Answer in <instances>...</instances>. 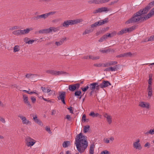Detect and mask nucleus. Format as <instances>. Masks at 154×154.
Wrapping results in <instances>:
<instances>
[{"label":"nucleus","instance_id":"774afa93","mask_svg":"<svg viewBox=\"0 0 154 154\" xmlns=\"http://www.w3.org/2000/svg\"><path fill=\"white\" fill-rule=\"evenodd\" d=\"M150 145V144L149 142H146L144 145V147H146L148 146V147H149Z\"/></svg>","mask_w":154,"mask_h":154},{"label":"nucleus","instance_id":"4d7b16f0","mask_svg":"<svg viewBox=\"0 0 154 154\" xmlns=\"http://www.w3.org/2000/svg\"><path fill=\"white\" fill-rule=\"evenodd\" d=\"M50 29L51 30V32H52V31L54 32H55L57 30V29L56 28H55L54 27H50Z\"/></svg>","mask_w":154,"mask_h":154},{"label":"nucleus","instance_id":"4be33fe9","mask_svg":"<svg viewBox=\"0 0 154 154\" xmlns=\"http://www.w3.org/2000/svg\"><path fill=\"white\" fill-rule=\"evenodd\" d=\"M94 30L93 29H87L83 33L82 35H85L86 34H89L91 32H92Z\"/></svg>","mask_w":154,"mask_h":154},{"label":"nucleus","instance_id":"5701e85b","mask_svg":"<svg viewBox=\"0 0 154 154\" xmlns=\"http://www.w3.org/2000/svg\"><path fill=\"white\" fill-rule=\"evenodd\" d=\"M145 135H148L149 134L151 135L154 134V128L153 129H151L149 130L148 131L144 133Z\"/></svg>","mask_w":154,"mask_h":154},{"label":"nucleus","instance_id":"cd10ccee","mask_svg":"<svg viewBox=\"0 0 154 154\" xmlns=\"http://www.w3.org/2000/svg\"><path fill=\"white\" fill-rule=\"evenodd\" d=\"M66 73L63 71H55V75H60L66 74Z\"/></svg>","mask_w":154,"mask_h":154},{"label":"nucleus","instance_id":"49530a36","mask_svg":"<svg viewBox=\"0 0 154 154\" xmlns=\"http://www.w3.org/2000/svg\"><path fill=\"white\" fill-rule=\"evenodd\" d=\"M34 75L32 74H27L26 75V77L27 78H32Z\"/></svg>","mask_w":154,"mask_h":154},{"label":"nucleus","instance_id":"6ab92c4d","mask_svg":"<svg viewBox=\"0 0 154 154\" xmlns=\"http://www.w3.org/2000/svg\"><path fill=\"white\" fill-rule=\"evenodd\" d=\"M66 38H63L58 42H56L55 43V44L57 46H59L63 44L64 41L66 40Z\"/></svg>","mask_w":154,"mask_h":154},{"label":"nucleus","instance_id":"c9c22d12","mask_svg":"<svg viewBox=\"0 0 154 154\" xmlns=\"http://www.w3.org/2000/svg\"><path fill=\"white\" fill-rule=\"evenodd\" d=\"M119 1V0H115L111 2L108 4L109 5L111 6L113 5L116 4Z\"/></svg>","mask_w":154,"mask_h":154},{"label":"nucleus","instance_id":"0eeeda50","mask_svg":"<svg viewBox=\"0 0 154 154\" xmlns=\"http://www.w3.org/2000/svg\"><path fill=\"white\" fill-rule=\"evenodd\" d=\"M140 142V139H137L135 142H134L133 146L134 149L138 150H140L142 149V146Z\"/></svg>","mask_w":154,"mask_h":154},{"label":"nucleus","instance_id":"79ce46f5","mask_svg":"<svg viewBox=\"0 0 154 154\" xmlns=\"http://www.w3.org/2000/svg\"><path fill=\"white\" fill-rule=\"evenodd\" d=\"M110 66L116 65L117 63V62L116 61H110L109 62Z\"/></svg>","mask_w":154,"mask_h":154},{"label":"nucleus","instance_id":"dca6fc26","mask_svg":"<svg viewBox=\"0 0 154 154\" xmlns=\"http://www.w3.org/2000/svg\"><path fill=\"white\" fill-rule=\"evenodd\" d=\"M33 29L32 27L26 28V29L21 30L22 35L28 33L31 31L33 30Z\"/></svg>","mask_w":154,"mask_h":154},{"label":"nucleus","instance_id":"423d86ee","mask_svg":"<svg viewBox=\"0 0 154 154\" xmlns=\"http://www.w3.org/2000/svg\"><path fill=\"white\" fill-rule=\"evenodd\" d=\"M65 96L66 93L65 92L61 91L59 92V95L57 97L58 100H61L64 104H66V102L65 101Z\"/></svg>","mask_w":154,"mask_h":154},{"label":"nucleus","instance_id":"a211bd4d","mask_svg":"<svg viewBox=\"0 0 154 154\" xmlns=\"http://www.w3.org/2000/svg\"><path fill=\"white\" fill-rule=\"evenodd\" d=\"M97 85V82H94L92 83H91L89 85V87L90 89L94 91Z\"/></svg>","mask_w":154,"mask_h":154},{"label":"nucleus","instance_id":"e2e57ef3","mask_svg":"<svg viewBox=\"0 0 154 154\" xmlns=\"http://www.w3.org/2000/svg\"><path fill=\"white\" fill-rule=\"evenodd\" d=\"M0 121L3 123H5L6 122L5 119L2 117H0Z\"/></svg>","mask_w":154,"mask_h":154},{"label":"nucleus","instance_id":"8fccbe9b","mask_svg":"<svg viewBox=\"0 0 154 154\" xmlns=\"http://www.w3.org/2000/svg\"><path fill=\"white\" fill-rule=\"evenodd\" d=\"M106 36H104L103 35L102 37L99 40V41L100 42H102L104 40L106 39Z\"/></svg>","mask_w":154,"mask_h":154},{"label":"nucleus","instance_id":"58836bf2","mask_svg":"<svg viewBox=\"0 0 154 154\" xmlns=\"http://www.w3.org/2000/svg\"><path fill=\"white\" fill-rule=\"evenodd\" d=\"M62 26L65 27H68L67 20L64 21L62 24Z\"/></svg>","mask_w":154,"mask_h":154},{"label":"nucleus","instance_id":"a18cd8bd","mask_svg":"<svg viewBox=\"0 0 154 154\" xmlns=\"http://www.w3.org/2000/svg\"><path fill=\"white\" fill-rule=\"evenodd\" d=\"M148 92H152V87L151 85H149L147 88Z\"/></svg>","mask_w":154,"mask_h":154},{"label":"nucleus","instance_id":"f03ea898","mask_svg":"<svg viewBox=\"0 0 154 154\" xmlns=\"http://www.w3.org/2000/svg\"><path fill=\"white\" fill-rule=\"evenodd\" d=\"M154 15V7L152 8L149 13L144 17H142L140 13L138 11L134 14L133 16L125 22V24H128L134 23L139 22L140 20H144L149 18Z\"/></svg>","mask_w":154,"mask_h":154},{"label":"nucleus","instance_id":"338daca9","mask_svg":"<svg viewBox=\"0 0 154 154\" xmlns=\"http://www.w3.org/2000/svg\"><path fill=\"white\" fill-rule=\"evenodd\" d=\"M116 57L118 58H121L124 57V54H121L116 56Z\"/></svg>","mask_w":154,"mask_h":154},{"label":"nucleus","instance_id":"6e6552de","mask_svg":"<svg viewBox=\"0 0 154 154\" xmlns=\"http://www.w3.org/2000/svg\"><path fill=\"white\" fill-rule=\"evenodd\" d=\"M109 11L107 7H103L100 8H99L98 9L94 10L93 13L94 14H96L99 13H102L104 12H107Z\"/></svg>","mask_w":154,"mask_h":154},{"label":"nucleus","instance_id":"b1692460","mask_svg":"<svg viewBox=\"0 0 154 154\" xmlns=\"http://www.w3.org/2000/svg\"><path fill=\"white\" fill-rule=\"evenodd\" d=\"M23 91L24 92H26L28 94H36L37 95H38V94L37 93V91L36 90H35L33 91L29 92V91L26 90H23Z\"/></svg>","mask_w":154,"mask_h":154},{"label":"nucleus","instance_id":"393cba45","mask_svg":"<svg viewBox=\"0 0 154 154\" xmlns=\"http://www.w3.org/2000/svg\"><path fill=\"white\" fill-rule=\"evenodd\" d=\"M127 32H128L127 28H126L122 29L117 34L119 35H122L123 34L126 33Z\"/></svg>","mask_w":154,"mask_h":154},{"label":"nucleus","instance_id":"7c9ffc66","mask_svg":"<svg viewBox=\"0 0 154 154\" xmlns=\"http://www.w3.org/2000/svg\"><path fill=\"white\" fill-rule=\"evenodd\" d=\"M100 26V24L99 21L91 25V27L93 28L94 27H96L97 26Z\"/></svg>","mask_w":154,"mask_h":154},{"label":"nucleus","instance_id":"4468645a","mask_svg":"<svg viewBox=\"0 0 154 154\" xmlns=\"http://www.w3.org/2000/svg\"><path fill=\"white\" fill-rule=\"evenodd\" d=\"M104 117L106 119L107 121L108 124H110L112 122V117L106 113L104 114Z\"/></svg>","mask_w":154,"mask_h":154},{"label":"nucleus","instance_id":"a19ab883","mask_svg":"<svg viewBox=\"0 0 154 154\" xmlns=\"http://www.w3.org/2000/svg\"><path fill=\"white\" fill-rule=\"evenodd\" d=\"M56 11H52V12H48V13H46V14L47 15V17L50 15H52L56 13Z\"/></svg>","mask_w":154,"mask_h":154},{"label":"nucleus","instance_id":"2f4dec72","mask_svg":"<svg viewBox=\"0 0 154 154\" xmlns=\"http://www.w3.org/2000/svg\"><path fill=\"white\" fill-rule=\"evenodd\" d=\"M13 50L14 52H17L19 51L20 50V46L18 45L15 46Z\"/></svg>","mask_w":154,"mask_h":154},{"label":"nucleus","instance_id":"a878e982","mask_svg":"<svg viewBox=\"0 0 154 154\" xmlns=\"http://www.w3.org/2000/svg\"><path fill=\"white\" fill-rule=\"evenodd\" d=\"M70 145V142L69 141H64L63 143V146L64 148L68 147Z\"/></svg>","mask_w":154,"mask_h":154},{"label":"nucleus","instance_id":"bb28decb","mask_svg":"<svg viewBox=\"0 0 154 154\" xmlns=\"http://www.w3.org/2000/svg\"><path fill=\"white\" fill-rule=\"evenodd\" d=\"M81 94L82 92L80 91H77L75 92L74 95L75 96H77L78 98L79 97V96H80L79 98L80 99L82 97Z\"/></svg>","mask_w":154,"mask_h":154},{"label":"nucleus","instance_id":"4c0bfd02","mask_svg":"<svg viewBox=\"0 0 154 154\" xmlns=\"http://www.w3.org/2000/svg\"><path fill=\"white\" fill-rule=\"evenodd\" d=\"M109 71H115L117 70L116 66L112 67H109Z\"/></svg>","mask_w":154,"mask_h":154},{"label":"nucleus","instance_id":"c756f323","mask_svg":"<svg viewBox=\"0 0 154 154\" xmlns=\"http://www.w3.org/2000/svg\"><path fill=\"white\" fill-rule=\"evenodd\" d=\"M136 28V26H133L130 28H127V32H131L134 30Z\"/></svg>","mask_w":154,"mask_h":154},{"label":"nucleus","instance_id":"bf43d9fd","mask_svg":"<svg viewBox=\"0 0 154 154\" xmlns=\"http://www.w3.org/2000/svg\"><path fill=\"white\" fill-rule=\"evenodd\" d=\"M86 115L85 114L83 115L82 118V121L84 122H85L86 121Z\"/></svg>","mask_w":154,"mask_h":154},{"label":"nucleus","instance_id":"864d4df0","mask_svg":"<svg viewBox=\"0 0 154 154\" xmlns=\"http://www.w3.org/2000/svg\"><path fill=\"white\" fill-rule=\"evenodd\" d=\"M19 28V27L18 26H14V27H12V28H11L10 29L11 30H14L15 29H18Z\"/></svg>","mask_w":154,"mask_h":154},{"label":"nucleus","instance_id":"5fc2aeb1","mask_svg":"<svg viewBox=\"0 0 154 154\" xmlns=\"http://www.w3.org/2000/svg\"><path fill=\"white\" fill-rule=\"evenodd\" d=\"M45 130H46L48 131L49 134H51L52 133V132H51L50 128L48 127H46L45 128Z\"/></svg>","mask_w":154,"mask_h":154},{"label":"nucleus","instance_id":"09e8293b","mask_svg":"<svg viewBox=\"0 0 154 154\" xmlns=\"http://www.w3.org/2000/svg\"><path fill=\"white\" fill-rule=\"evenodd\" d=\"M148 41H153L154 40V35L151 36L148 39Z\"/></svg>","mask_w":154,"mask_h":154},{"label":"nucleus","instance_id":"9b49d317","mask_svg":"<svg viewBox=\"0 0 154 154\" xmlns=\"http://www.w3.org/2000/svg\"><path fill=\"white\" fill-rule=\"evenodd\" d=\"M111 85L109 81L104 80L100 84V88H103Z\"/></svg>","mask_w":154,"mask_h":154},{"label":"nucleus","instance_id":"c03bdc74","mask_svg":"<svg viewBox=\"0 0 154 154\" xmlns=\"http://www.w3.org/2000/svg\"><path fill=\"white\" fill-rule=\"evenodd\" d=\"M89 88V85H87L84 88H82V91L84 92L86 91Z\"/></svg>","mask_w":154,"mask_h":154},{"label":"nucleus","instance_id":"e433bc0d","mask_svg":"<svg viewBox=\"0 0 154 154\" xmlns=\"http://www.w3.org/2000/svg\"><path fill=\"white\" fill-rule=\"evenodd\" d=\"M55 71H56L54 70H48L46 72L51 74L55 75L56 74Z\"/></svg>","mask_w":154,"mask_h":154},{"label":"nucleus","instance_id":"603ef678","mask_svg":"<svg viewBox=\"0 0 154 154\" xmlns=\"http://www.w3.org/2000/svg\"><path fill=\"white\" fill-rule=\"evenodd\" d=\"M100 154H110V153L109 151L106 150H105L101 152Z\"/></svg>","mask_w":154,"mask_h":154},{"label":"nucleus","instance_id":"72a5a7b5","mask_svg":"<svg viewBox=\"0 0 154 154\" xmlns=\"http://www.w3.org/2000/svg\"><path fill=\"white\" fill-rule=\"evenodd\" d=\"M100 25H102L104 24L105 23L108 22V18H105L103 20H100L99 21Z\"/></svg>","mask_w":154,"mask_h":154},{"label":"nucleus","instance_id":"c85d7f7f","mask_svg":"<svg viewBox=\"0 0 154 154\" xmlns=\"http://www.w3.org/2000/svg\"><path fill=\"white\" fill-rule=\"evenodd\" d=\"M90 126L88 125L84 126L83 128V131L84 133H86L89 131Z\"/></svg>","mask_w":154,"mask_h":154},{"label":"nucleus","instance_id":"680f3d73","mask_svg":"<svg viewBox=\"0 0 154 154\" xmlns=\"http://www.w3.org/2000/svg\"><path fill=\"white\" fill-rule=\"evenodd\" d=\"M110 66L109 62L103 64V67H109Z\"/></svg>","mask_w":154,"mask_h":154},{"label":"nucleus","instance_id":"412c9836","mask_svg":"<svg viewBox=\"0 0 154 154\" xmlns=\"http://www.w3.org/2000/svg\"><path fill=\"white\" fill-rule=\"evenodd\" d=\"M95 147V145L94 143L91 145L89 150V154H94V148Z\"/></svg>","mask_w":154,"mask_h":154},{"label":"nucleus","instance_id":"0e129e2a","mask_svg":"<svg viewBox=\"0 0 154 154\" xmlns=\"http://www.w3.org/2000/svg\"><path fill=\"white\" fill-rule=\"evenodd\" d=\"M35 40H29L28 42H27L28 44L30 45L32 44L34 42Z\"/></svg>","mask_w":154,"mask_h":154},{"label":"nucleus","instance_id":"1a4fd4ad","mask_svg":"<svg viewBox=\"0 0 154 154\" xmlns=\"http://www.w3.org/2000/svg\"><path fill=\"white\" fill-rule=\"evenodd\" d=\"M83 20L82 19H77L74 20H67L68 26L69 25L75 24L78 23L82 22Z\"/></svg>","mask_w":154,"mask_h":154},{"label":"nucleus","instance_id":"69168bd1","mask_svg":"<svg viewBox=\"0 0 154 154\" xmlns=\"http://www.w3.org/2000/svg\"><path fill=\"white\" fill-rule=\"evenodd\" d=\"M89 116L93 117H95V113L93 112H91L89 114Z\"/></svg>","mask_w":154,"mask_h":154},{"label":"nucleus","instance_id":"f3484780","mask_svg":"<svg viewBox=\"0 0 154 154\" xmlns=\"http://www.w3.org/2000/svg\"><path fill=\"white\" fill-rule=\"evenodd\" d=\"M47 17L46 13L40 15H38L35 17V18L36 20H38L39 19H45Z\"/></svg>","mask_w":154,"mask_h":154},{"label":"nucleus","instance_id":"052dcab7","mask_svg":"<svg viewBox=\"0 0 154 154\" xmlns=\"http://www.w3.org/2000/svg\"><path fill=\"white\" fill-rule=\"evenodd\" d=\"M104 35V36H106V39L108 37H111L114 36V35H111V34L110 33H108L107 34Z\"/></svg>","mask_w":154,"mask_h":154},{"label":"nucleus","instance_id":"9d476101","mask_svg":"<svg viewBox=\"0 0 154 154\" xmlns=\"http://www.w3.org/2000/svg\"><path fill=\"white\" fill-rule=\"evenodd\" d=\"M79 87L80 84L79 83H77L69 85V89L70 91H73L76 89H78Z\"/></svg>","mask_w":154,"mask_h":154},{"label":"nucleus","instance_id":"473e14b6","mask_svg":"<svg viewBox=\"0 0 154 154\" xmlns=\"http://www.w3.org/2000/svg\"><path fill=\"white\" fill-rule=\"evenodd\" d=\"M47 92L48 93L49 95H54L55 94V91H54L52 90L49 89H47Z\"/></svg>","mask_w":154,"mask_h":154},{"label":"nucleus","instance_id":"ea45409f","mask_svg":"<svg viewBox=\"0 0 154 154\" xmlns=\"http://www.w3.org/2000/svg\"><path fill=\"white\" fill-rule=\"evenodd\" d=\"M124 57L131 56L132 54L131 52L126 53L124 54Z\"/></svg>","mask_w":154,"mask_h":154},{"label":"nucleus","instance_id":"7ed1b4c3","mask_svg":"<svg viewBox=\"0 0 154 154\" xmlns=\"http://www.w3.org/2000/svg\"><path fill=\"white\" fill-rule=\"evenodd\" d=\"M154 5V1L150 2L146 7L144 8L143 9L140 10L139 11H140V13L142 16L144 14H146L149 10Z\"/></svg>","mask_w":154,"mask_h":154},{"label":"nucleus","instance_id":"37998d69","mask_svg":"<svg viewBox=\"0 0 154 154\" xmlns=\"http://www.w3.org/2000/svg\"><path fill=\"white\" fill-rule=\"evenodd\" d=\"M93 3L96 4H101L100 0H93Z\"/></svg>","mask_w":154,"mask_h":154},{"label":"nucleus","instance_id":"20e7f679","mask_svg":"<svg viewBox=\"0 0 154 154\" xmlns=\"http://www.w3.org/2000/svg\"><path fill=\"white\" fill-rule=\"evenodd\" d=\"M18 116L21 119L23 125H31V122L29 120L27 119L26 117L24 116L21 114H19L18 115Z\"/></svg>","mask_w":154,"mask_h":154},{"label":"nucleus","instance_id":"13d9d810","mask_svg":"<svg viewBox=\"0 0 154 154\" xmlns=\"http://www.w3.org/2000/svg\"><path fill=\"white\" fill-rule=\"evenodd\" d=\"M31 100H32V102L33 103H35L36 101V100L35 98L33 96L31 97Z\"/></svg>","mask_w":154,"mask_h":154},{"label":"nucleus","instance_id":"aec40b11","mask_svg":"<svg viewBox=\"0 0 154 154\" xmlns=\"http://www.w3.org/2000/svg\"><path fill=\"white\" fill-rule=\"evenodd\" d=\"M12 33L17 36L22 35L21 30H15L12 32Z\"/></svg>","mask_w":154,"mask_h":154},{"label":"nucleus","instance_id":"ddd939ff","mask_svg":"<svg viewBox=\"0 0 154 154\" xmlns=\"http://www.w3.org/2000/svg\"><path fill=\"white\" fill-rule=\"evenodd\" d=\"M33 119L35 122L38 124L39 125L42 126L43 124L41 121L38 119L37 118V116L36 115L33 116Z\"/></svg>","mask_w":154,"mask_h":154},{"label":"nucleus","instance_id":"f704fd0d","mask_svg":"<svg viewBox=\"0 0 154 154\" xmlns=\"http://www.w3.org/2000/svg\"><path fill=\"white\" fill-rule=\"evenodd\" d=\"M90 59H92L93 60H95L98 59L100 58V57L99 56H94L92 55H89Z\"/></svg>","mask_w":154,"mask_h":154},{"label":"nucleus","instance_id":"f8f14e48","mask_svg":"<svg viewBox=\"0 0 154 154\" xmlns=\"http://www.w3.org/2000/svg\"><path fill=\"white\" fill-rule=\"evenodd\" d=\"M139 106L143 108L149 109V104L148 103L141 102L139 103Z\"/></svg>","mask_w":154,"mask_h":154},{"label":"nucleus","instance_id":"de8ad7c7","mask_svg":"<svg viewBox=\"0 0 154 154\" xmlns=\"http://www.w3.org/2000/svg\"><path fill=\"white\" fill-rule=\"evenodd\" d=\"M94 66H95L100 67L101 66H103V63H100L99 64L95 63L94 64Z\"/></svg>","mask_w":154,"mask_h":154},{"label":"nucleus","instance_id":"39448f33","mask_svg":"<svg viewBox=\"0 0 154 154\" xmlns=\"http://www.w3.org/2000/svg\"><path fill=\"white\" fill-rule=\"evenodd\" d=\"M26 144L27 146L31 147L35 143L36 141L33 139L28 137L26 139Z\"/></svg>","mask_w":154,"mask_h":154},{"label":"nucleus","instance_id":"2eb2a0df","mask_svg":"<svg viewBox=\"0 0 154 154\" xmlns=\"http://www.w3.org/2000/svg\"><path fill=\"white\" fill-rule=\"evenodd\" d=\"M23 99L24 103L27 105L30 106V104L28 101V96L25 94L23 95Z\"/></svg>","mask_w":154,"mask_h":154},{"label":"nucleus","instance_id":"6e6d98bb","mask_svg":"<svg viewBox=\"0 0 154 154\" xmlns=\"http://www.w3.org/2000/svg\"><path fill=\"white\" fill-rule=\"evenodd\" d=\"M101 4L107 3L110 1V0H100Z\"/></svg>","mask_w":154,"mask_h":154},{"label":"nucleus","instance_id":"f257e3e1","mask_svg":"<svg viewBox=\"0 0 154 154\" xmlns=\"http://www.w3.org/2000/svg\"><path fill=\"white\" fill-rule=\"evenodd\" d=\"M75 145L77 150L79 152L81 153H82L88 145L86 137L83 135L82 133L77 135L75 138Z\"/></svg>","mask_w":154,"mask_h":154},{"label":"nucleus","instance_id":"3c124183","mask_svg":"<svg viewBox=\"0 0 154 154\" xmlns=\"http://www.w3.org/2000/svg\"><path fill=\"white\" fill-rule=\"evenodd\" d=\"M45 33H48L51 32L50 28L44 29Z\"/></svg>","mask_w":154,"mask_h":154}]
</instances>
